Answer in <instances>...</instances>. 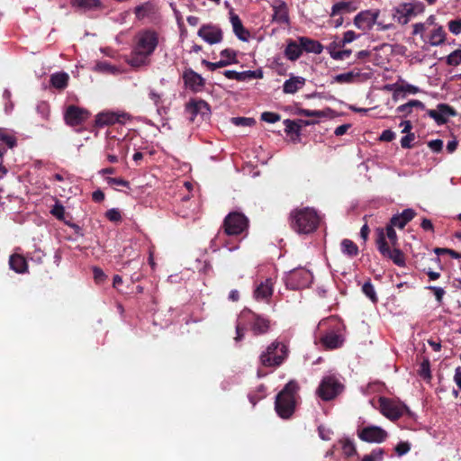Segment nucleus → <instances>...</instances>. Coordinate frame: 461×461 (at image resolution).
I'll list each match as a JSON object with an SVG mask.
<instances>
[{
	"mask_svg": "<svg viewBox=\"0 0 461 461\" xmlns=\"http://www.w3.org/2000/svg\"><path fill=\"white\" fill-rule=\"evenodd\" d=\"M158 41V33L154 30L146 29L138 32L127 63L134 68L149 66Z\"/></svg>",
	"mask_w": 461,
	"mask_h": 461,
	"instance_id": "nucleus-1",
	"label": "nucleus"
},
{
	"mask_svg": "<svg viewBox=\"0 0 461 461\" xmlns=\"http://www.w3.org/2000/svg\"><path fill=\"white\" fill-rule=\"evenodd\" d=\"M250 325L251 331L255 336L266 334L270 330V321L261 315L250 312H242L236 323V342L241 341L246 331V323Z\"/></svg>",
	"mask_w": 461,
	"mask_h": 461,
	"instance_id": "nucleus-2",
	"label": "nucleus"
},
{
	"mask_svg": "<svg viewBox=\"0 0 461 461\" xmlns=\"http://www.w3.org/2000/svg\"><path fill=\"white\" fill-rule=\"evenodd\" d=\"M291 227L299 234L314 231L320 222V217L312 208L295 209L290 214Z\"/></svg>",
	"mask_w": 461,
	"mask_h": 461,
	"instance_id": "nucleus-3",
	"label": "nucleus"
},
{
	"mask_svg": "<svg viewBox=\"0 0 461 461\" xmlns=\"http://www.w3.org/2000/svg\"><path fill=\"white\" fill-rule=\"evenodd\" d=\"M297 390V384L294 381H290L276 395L275 409L280 418L289 419L294 412L295 394Z\"/></svg>",
	"mask_w": 461,
	"mask_h": 461,
	"instance_id": "nucleus-4",
	"label": "nucleus"
},
{
	"mask_svg": "<svg viewBox=\"0 0 461 461\" xmlns=\"http://www.w3.org/2000/svg\"><path fill=\"white\" fill-rule=\"evenodd\" d=\"M288 357V348L285 344L275 340L268 345L259 355V362L265 367H277Z\"/></svg>",
	"mask_w": 461,
	"mask_h": 461,
	"instance_id": "nucleus-5",
	"label": "nucleus"
},
{
	"mask_svg": "<svg viewBox=\"0 0 461 461\" xmlns=\"http://www.w3.org/2000/svg\"><path fill=\"white\" fill-rule=\"evenodd\" d=\"M343 388L344 386L337 375H328L321 379L316 393L321 400L330 401L338 396Z\"/></svg>",
	"mask_w": 461,
	"mask_h": 461,
	"instance_id": "nucleus-6",
	"label": "nucleus"
},
{
	"mask_svg": "<svg viewBox=\"0 0 461 461\" xmlns=\"http://www.w3.org/2000/svg\"><path fill=\"white\" fill-rule=\"evenodd\" d=\"M312 274L309 270L300 267L288 272L284 280L287 288L299 290L308 287L312 282Z\"/></svg>",
	"mask_w": 461,
	"mask_h": 461,
	"instance_id": "nucleus-7",
	"label": "nucleus"
},
{
	"mask_svg": "<svg viewBox=\"0 0 461 461\" xmlns=\"http://www.w3.org/2000/svg\"><path fill=\"white\" fill-rule=\"evenodd\" d=\"M249 220L243 213L230 212L224 220V232L229 236L240 235L247 230Z\"/></svg>",
	"mask_w": 461,
	"mask_h": 461,
	"instance_id": "nucleus-8",
	"label": "nucleus"
},
{
	"mask_svg": "<svg viewBox=\"0 0 461 461\" xmlns=\"http://www.w3.org/2000/svg\"><path fill=\"white\" fill-rule=\"evenodd\" d=\"M357 437L365 442L380 444L386 440L388 433L382 427L376 425H366L358 427Z\"/></svg>",
	"mask_w": 461,
	"mask_h": 461,
	"instance_id": "nucleus-9",
	"label": "nucleus"
},
{
	"mask_svg": "<svg viewBox=\"0 0 461 461\" xmlns=\"http://www.w3.org/2000/svg\"><path fill=\"white\" fill-rule=\"evenodd\" d=\"M376 243L377 249L384 257L390 258L395 265L399 267H403L405 265V258L403 253L398 249H390L385 240L383 230H379Z\"/></svg>",
	"mask_w": 461,
	"mask_h": 461,
	"instance_id": "nucleus-10",
	"label": "nucleus"
},
{
	"mask_svg": "<svg viewBox=\"0 0 461 461\" xmlns=\"http://www.w3.org/2000/svg\"><path fill=\"white\" fill-rule=\"evenodd\" d=\"M379 404L381 413L392 420H398L407 410L403 403L385 397L379 398Z\"/></svg>",
	"mask_w": 461,
	"mask_h": 461,
	"instance_id": "nucleus-11",
	"label": "nucleus"
},
{
	"mask_svg": "<svg viewBox=\"0 0 461 461\" xmlns=\"http://www.w3.org/2000/svg\"><path fill=\"white\" fill-rule=\"evenodd\" d=\"M421 10L422 8L420 4L404 3L394 8L393 16L399 23L406 24Z\"/></svg>",
	"mask_w": 461,
	"mask_h": 461,
	"instance_id": "nucleus-12",
	"label": "nucleus"
},
{
	"mask_svg": "<svg viewBox=\"0 0 461 461\" xmlns=\"http://www.w3.org/2000/svg\"><path fill=\"white\" fill-rule=\"evenodd\" d=\"M130 119V115L123 112L105 111L99 113L95 117V124L104 127L115 123H124Z\"/></svg>",
	"mask_w": 461,
	"mask_h": 461,
	"instance_id": "nucleus-13",
	"label": "nucleus"
},
{
	"mask_svg": "<svg viewBox=\"0 0 461 461\" xmlns=\"http://www.w3.org/2000/svg\"><path fill=\"white\" fill-rule=\"evenodd\" d=\"M380 14L379 10H365L358 13L354 18V24L362 31H370L376 23Z\"/></svg>",
	"mask_w": 461,
	"mask_h": 461,
	"instance_id": "nucleus-14",
	"label": "nucleus"
},
{
	"mask_svg": "<svg viewBox=\"0 0 461 461\" xmlns=\"http://www.w3.org/2000/svg\"><path fill=\"white\" fill-rule=\"evenodd\" d=\"M197 34L210 45L220 43L223 39L221 29L212 23L202 25Z\"/></svg>",
	"mask_w": 461,
	"mask_h": 461,
	"instance_id": "nucleus-15",
	"label": "nucleus"
},
{
	"mask_svg": "<svg viewBox=\"0 0 461 461\" xmlns=\"http://www.w3.org/2000/svg\"><path fill=\"white\" fill-rule=\"evenodd\" d=\"M427 114L432 118L438 125L445 124L447 119L456 115V111L446 104H439L435 110H428Z\"/></svg>",
	"mask_w": 461,
	"mask_h": 461,
	"instance_id": "nucleus-16",
	"label": "nucleus"
},
{
	"mask_svg": "<svg viewBox=\"0 0 461 461\" xmlns=\"http://www.w3.org/2000/svg\"><path fill=\"white\" fill-rule=\"evenodd\" d=\"M183 80L185 86L195 93L202 91L205 84L203 77L191 68L184 71Z\"/></svg>",
	"mask_w": 461,
	"mask_h": 461,
	"instance_id": "nucleus-17",
	"label": "nucleus"
},
{
	"mask_svg": "<svg viewBox=\"0 0 461 461\" xmlns=\"http://www.w3.org/2000/svg\"><path fill=\"white\" fill-rule=\"evenodd\" d=\"M273 9L272 21L279 24L289 23L287 5L282 0H274L271 4Z\"/></svg>",
	"mask_w": 461,
	"mask_h": 461,
	"instance_id": "nucleus-18",
	"label": "nucleus"
},
{
	"mask_svg": "<svg viewBox=\"0 0 461 461\" xmlns=\"http://www.w3.org/2000/svg\"><path fill=\"white\" fill-rule=\"evenodd\" d=\"M89 116V113L83 109L74 105L68 107L65 113V120L68 124L78 125L85 122Z\"/></svg>",
	"mask_w": 461,
	"mask_h": 461,
	"instance_id": "nucleus-19",
	"label": "nucleus"
},
{
	"mask_svg": "<svg viewBox=\"0 0 461 461\" xmlns=\"http://www.w3.org/2000/svg\"><path fill=\"white\" fill-rule=\"evenodd\" d=\"M230 22L236 37L241 41L248 42L250 38L249 32L243 26L239 15L233 12L230 13Z\"/></svg>",
	"mask_w": 461,
	"mask_h": 461,
	"instance_id": "nucleus-20",
	"label": "nucleus"
},
{
	"mask_svg": "<svg viewBox=\"0 0 461 461\" xmlns=\"http://www.w3.org/2000/svg\"><path fill=\"white\" fill-rule=\"evenodd\" d=\"M320 339L322 346L328 349L340 348L344 343L343 336L332 330L326 332Z\"/></svg>",
	"mask_w": 461,
	"mask_h": 461,
	"instance_id": "nucleus-21",
	"label": "nucleus"
},
{
	"mask_svg": "<svg viewBox=\"0 0 461 461\" xmlns=\"http://www.w3.org/2000/svg\"><path fill=\"white\" fill-rule=\"evenodd\" d=\"M446 40V32L442 26L438 25L432 29L426 36H422V41L430 46H439Z\"/></svg>",
	"mask_w": 461,
	"mask_h": 461,
	"instance_id": "nucleus-22",
	"label": "nucleus"
},
{
	"mask_svg": "<svg viewBox=\"0 0 461 461\" xmlns=\"http://www.w3.org/2000/svg\"><path fill=\"white\" fill-rule=\"evenodd\" d=\"M186 112L192 115L191 120H194V117L198 113L202 114L203 116L209 115L211 110L209 104L205 101L194 100L186 104Z\"/></svg>",
	"mask_w": 461,
	"mask_h": 461,
	"instance_id": "nucleus-23",
	"label": "nucleus"
},
{
	"mask_svg": "<svg viewBox=\"0 0 461 461\" xmlns=\"http://www.w3.org/2000/svg\"><path fill=\"white\" fill-rule=\"evenodd\" d=\"M306 83V79L300 76H291L283 84V92L285 94L294 95L301 90Z\"/></svg>",
	"mask_w": 461,
	"mask_h": 461,
	"instance_id": "nucleus-24",
	"label": "nucleus"
},
{
	"mask_svg": "<svg viewBox=\"0 0 461 461\" xmlns=\"http://www.w3.org/2000/svg\"><path fill=\"white\" fill-rule=\"evenodd\" d=\"M273 294V281L271 278L266 279L257 285L254 291V296L257 300H267Z\"/></svg>",
	"mask_w": 461,
	"mask_h": 461,
	"instance_id": "nucleus-25",
	"label": "nucleus"
},
{
	"mask_svg": "<svg viewBox=\"0 0 461 461\" xmlns=\"http://www.w3.org/2000/svg\"><path fill=\"white\" fill-rule=\"evenodd\" d=\"M298 41L301 43L303 51L304 50L309 53L321 54L323 50V47L319 41L310 38L299 37Z\"/></svg>",
	"mask_w": 461,
	"mask_h": 461,
	"instance_id": "nucleus-26",
	"label": "nucleus"
},
{
	"mask_svg": "<svg viewBox=\"0 0 461 461\" xmlns=\"http://www.w3.org/2000/svg\"><path fill=\"white\" fill-rule=\"evenodd\" d=\"M71 6L84 12L94 11L102 7L100 0H71Z\"/></svg>",
	"mask_w": 461,
	"mask_h": 461,
	"instance_id": "nucleus-27",
	"label": "nucleus"
},
{
	"mask_svg": "<svg viewBox=\"0 0 461 461\" xmlns=\"http://www.w3.org/2000/svg\"><path fill=\"white\" fill-rule=\"evenodd\" d=\"M303 54L301 43L289 41L285 50V56L291 61L297 60Z\"/></svg>",
	"mask_w": 461,
	"mask_h": 461,
	"instance_id": "nucleus-28",
	"label": "nucleus"
},
{
	"mask_svg": "<svg viewBox=\"0 0 461 461\" xmlns=\"http://www.w3.org/2000/svg\"><path fill=\"white\" fill-rule=\"evenodd\" d=\"M11 269L19 274L27 272L28 266L25 258L21 255H12L9 259Z\"/></svg>",
	"mask_w": 461,
	"mask_h": 461,
	"instance_id": "nucleus-29",
	"label": "nucleus"
},
{
	"mask_svg": "<svg viewBox=\"0 0 461 461\" xmlns=\"http://www.w3.org/2000/svg\"><path fill=\"white\" fill-rule=\"evenodd\" d=\"M413 108H419L420 110H425V105L422 102L419 100H411L406 104H403L396 108V112L398 113H402L404 117L408 116L411 113Z\"/></svg>",
	"mask_w": 461,
	"mask_h": 461,
	"instance_id": "nucleus-30",
	"label": "nucleus"
},
{
	"mask_svg": "<svg viewBox=\"0 0 461 461\" xmlns=\"http://www.w3.org/2000/svg\"><path fill=\"white\" fill-rule=\"evenodd\" d=\"M340 248H341V252L348 258H354L359 252L358 247L357 246V244L348 239H344L341 241Z\"/></svg>",
	"mask_w": 461,
	"mask_h": 461,
	"instance_id": "nucleus-31",
	"label": "nucleus"
},
{
	"mask_svg": "<svg viewBox=\"0 0 461 461\" xmlns=\"http://www.w3.org/2000/svg\"><path fill=\"white\" fill-rule=\"evenodd\" d=\"M68 75L65 72L54 73L50 77V84L58 89H64L68 86Z\"/></svg>",
	"mask_w": 461,
	"mask_h": 461,
	"instance_id": "nucleus-32",
	"label": "nucleus"
},
{
	"mask_svg": "<svg viewBox=\"0 0 461 461\" xmlns=\"http://www.w3.org/2000/svg\"><path fill=\"white\" fill-rule=\"evenodd\" d=\"M263 77V71L261 69L246 70L238 72L237 81L247 82L252 79H260Z\"/></svg>",
	"mask_w": 461,
	"mask_h": 461,
	"instance_id": "nucleus-33",
	"label": "nucleus"
},
{
	"mask_svg": "<svg viewBox=\"0 0 461 461\" xmlns=\"http://www.w3.org/2000/svg\"><path fill=\"white\" fill-rule=\"evenodd\" d=\"M107 149H111L112 150L116 149L118 157L121 156L122 158H125L129 150L127 144L124 141L118 140H114L112 142H109Z\"/></svg>",
	"mask_w": 461,
	"mask_h": 461,
	"instance_id": "nucleus-34",
	"label": "nucleus"
},
{
	"mask_svg": "<svg viewBox=\"0 0 461 461\" xmlns=\"http://www.w3.org/2000/svg\"><path fill=\"white\" fill-rule=\"evenodd\" d=\"M148 96H149V99L157 107L158 113H160V105L163 103V94L158 93L156 89H154L152 87H149Z\"/></svg>",
	"mask_w": 461,
	"mask_h": 461,
	"instance_id": "nucleus-35",
	"label": "nucleus"
},
{
	"mask_svg": "<svg viewBox=\"0 0 461 461\" xmlns=\"http://www.w3.org/2000/svg\"><path fill=\"white\" fill-rule=\"evenodd\" d=\"M359 76L358 73H355L353 71L346 72L338 74L334 77V82L339 83V84H350L354 82L355 78H357Z\"/></svg>",
	"mask_w": 461,
	"mask_h": 461,
	"instance_id": "nucleus-36",
	"label": "nucleus"
},
{
	"mask_svg": "<svg viewBox=\"0 0 461 461\" xmlns=\"http://www.w3.org/2000/svg\"><path fill=\"white\" fill-rule=\"evenodd\" d=\"M339 444L347 456H351L357 453L355 444L352 440L348 438H342L339 440Z\"/></svg>",
	"mask_w": 461,
	"mask_h": 461,
	"instance_id": "nucleus-37",
	"label": "nucleus"
},
{
	"mask_svg": "<svg viewBox=\"0 0 461 461\" xmlns=\"http://www.w3.org/2000/svg\"><path fill=\"white\" fill-rule=\"evenodd\" d=\"M419 375L424 379L425 381H430L431 379V372H430V364L429 359H423L420 365V368L418 370Z\"/></svg>",
	"mask_w": 461,
	"mask_h": 461,
	"instance_id": "nucleus-38",
	"label": "nucleus"
},
{
	"mask_svg": "<svg viewBox=\"0 0 461 461\" xmlns=\"http://www.w3.org/2000/svg\"><path fill=\"white\" fill-rule=\"evenodd\" d=\"M384 451L381 447L374 448L371 453L365 455L362 461H383Z\"/></svg>",
	"mask_w": 461,
	"mask_h": 461,
	"instance_id": "nucleus-39",
	"label": "nucleus"
},
{
	"mask_svg": "<svg viewBox=\"0 0 461 461\" xmlns=\"http://www.w3.org/2000/svg\"><path fill=\"white\" fill-rule=\"evenodd\" d=\"M221 59L228 62V66L238 63L237 52L231 49H224L220 53Z\"/></svg>",
	"mask_w": 461,
	"mask_h": 461,
	"instance_id": "nucleus-40",
	"label": "nucleus"
},
{
	"mask_svg": "<svg viewBox=\"0 0 461 461\" xmlns=\"http://www.w3.org/2000/svg\"><path fill=\"white\" fill-rule=\"evenodd\" d=\"M265 396L266 387L263 384H260L254 393L249 394V400L254 406L259 400L263 399Z\"/></svg>",
	"mask_w": 461,
	"mask_h": 461,
	"instance_id": "nucleus-41",
	"label": "nucleus"
},
{
	"mask_svg": "<svg viewBox=\"0 0 461 461\" xmlns=\"http://www.w3.org/2000/svg\"><path fill=\"white\" fill-rule=\"evenodd\" d=\"M362 291L366 297H368L373 303L377 302V296L374 285L371 282H366L362 286Z\"/></svg>",
	"mask_w": 461,
	"mask_h": 461,
	"instance_id": "nucleus-42",
	"label": "nucleus"
},
{
	"mask_svg": "<svg viewBox=\"0 0 461 461\" xmlns=\"http://www.w3.org/2000/svg\"><path fill=\"white\" fill-rule=\"evenodd\" d=\"M284 124H285V131L286 133H288V134L295 133L297 135L300 133L301 127L294 121L286 119V120L284 121Z\"/></svg>",
	"mask_w": 461,
	"mask_h": 461,
	"instance_id": "nucleus-43",
	"label": "nucleus"
},
{
	"mask_svg": "<svg viewBox=\"0 0 461 461\" xmlns=\"http://www.w3.org/2000/svg\"><path fill=\"white\" fill-rule=\"evenodd\" d=\"M447 63L450 66H457L461 63V50H456L447 57Z\"/></svg>",
	"mask_w": 461,
	"mask_h": 461,
	"instance_id": "nucleus-44",
	"label": "nucleus"
},
{
	"mask_svg": "<svg viewBox=\"0 0 461 461\" xmlns=\"http://www.w3.org/2000/svg\"><path fill=\"white\" fill-rule=\"evenodd\" d=\"M95 69L100 72H107L110 74H115L118 69L115 67H113L106 61H100L95 65Z\"/></svg>",
	"mask_w": 461,
	"mask_h": 461,
	"instance_id": "nucleus-45",
	"label": "nucleus"
},
{
	"mask_svg": "<svg viewBox=\"0 0 461 461\" xmlns=\"http://www.w3.org/2000/svg\"><path fill=\"white\" fill-rule=\"evenodd\" d=\"M231 122L237 126H252L255 124V120L248 117H233Z\"/></svg>",
	"mask_w": 461,
	"mask_h": 461,
	"instance_id": "nucleus-46",
	"label": "nucleus"
},
{
	"mask_svg": "<svg viewBox=\"0 0 461 461\" xmlns=\"http://www.w3.org/2000/svg\"><path fill=\"white\" fill-rule=\"evenodd\" d=\"M280 119L281 116L278 113L272 112H264L261 114V120L268 123H275L280 121Z\"/></svg>",
	"mask_w": 461,
	"mask_h": 461,
	"instance_id": "nucleus-47",
	"label": "nucleus"
},
{
	"mask_svg": "<svg viewBox=\"0 0 461 461\" xmlns=\"http://www.w3.org/2000/svg\"><path fill=\"white\" fill-rule=\"evenodd\" d=\"M50 213L59 220H63L65 215V208L59 203H56L50 210Z\"/></svg>",
	"mask_w": 461,
	"mask_h": 461,
	"instance_id": "nucleus-48",
	"label": "nucleus"
},
{
	"mask_svg": "<svg viewBox=\"0 0 461 461\" xmlns=\"http://www.w3.org/2000/svg\"><path fill=\"white\" fill-rule=\"evenodd\" d=\"M448 30L454 35L461 33V19L451 20L448 22Z\"/></svg>",
	"mask_w": 461,
	"mask_h": 461,
	"instance_id": "nucleus-49",
	"label": "nucleus"
},
{
	"mask_svg": "<svg viewBox=\"0 0 461 461\" xmlns=\"http://www.w3.org/2000/svg\"><path fill=\"white\" fill-rule=\"evenodd\" d=\"M390 225L393 227H397L399 229H403L405 225L407 224L403 218L401 216V214H395L393 215L390 220Z\"/></svg>",
	"mask_w": 461,
	"mask_h": 461,
	"instance_id": "nucleus-50",
	"label": "nucleus"
},
{
	"mask_svg": "<svg viewBox=\"0 0 461 461\" xmlns=\"http://www.w3.org/2000/svg\"><path fill=\"white\" fill-rule=\"evenodd\" d=\"M344 46H341L340 44V41L339 42H331L330 43L327 47H326V50L328 51V53L330 54V56L335 59V54L339 53V50H340L341 48H343Z\"/></svg>",
	"mask_w": 461,
	"mask_h": 461,
	"instance_id": "nucleus-51",
	"label": "nucleus"
},
{
	"mask_svg": "<svg viewBox=\"0 0 461 461\" xmlns=\"http://www.w3.org/2000/svg\"><path fill=\"white\" fill-rule=\"evenodd\" d=\"M411 450V444L409 442H400L395 447V452L399 456L407 454Z\"/></svg>",
	"mask_w": 461,
	"mask_h": 461,
	"instance_id": "nucleus-52",
	"label": "nucleus"
},
{
	"mask_svg": "<svg viewBox=\"0 0 461 461\" xmlns=\"http://www.w3.org/2000/svg\"><path fill=\"white\" fill-rule=\"evenodd\" d=\"M428 289L431 290L436 297V300L438 303H442V299L446 294L444 288L442 287H439V286H433V285H430V286H428L427 287Z\"/></svg>",
	"mask_w": 461,
	"mask_h": 461,
	"instance_id": "nucleus-53",
	"label": "nucleus"
},
{
	"mask_svg": "<svg viewBox=\"0 0 461 461\" xmlns=\"http://www.w3.org/2000/svg\"><path fill=\"white\" fill-rule=\"evenodd\" d=\"M106 183L110 185H120L123 187H129L130 183L122 178L117 177H106Z\"/></svg>",
	"mask_w": 461,
	"mask_h": 461,
	"instance_id": "nucleus-54",
	"label": "nucleus"
},
{
	"mask_svg": "<svg viewBox=\"0 0 461 461\" xmlns=\"http://www.w3.org/2000/svg\"><path fill=\"white\" fill-rule=\"evenodd\" d=\"M298 114L302 116H313V117H321L324 116V113L318 110H309V109H300L298 111Z\"/></svg>",
	"mask_w": 461,
	"mask_h": 461,
	"instance_id": "nucleus-55",
	"label": "nucleus"
},
{
	"mask_svg": "<svg viewBox=\"0 0 461 461\" xmlns=\"http://www.w3.org/2000/svg\"><path fill=\"white\" fill-rule=\"evenodd\" d=\"M357 38L358 35H357L355 32L348 31L344 33L343 39L340 41V44L341 46H345L346 44L352 42Z\"/></svg>",
	"mask_w": 461,
	"mask_h": 461,
	"instance_id": "nucleus-56",
	"label": "nucleus"
},
{
	"mask_svg": "<svg viewBox=\"0 0 461 461\" xmlns=\"http://www.w3.org/2000/svg\"><path fill=\"white\" fill-rule=\"evenodd\" d=\"M400 88L402 89L404 96L407 94L415 95L418 92H420V88L418 86H415L408 84V83L400 85Z\"/></svg>",
	"mask_w": 461,
	"mask_h": 461,
	"instance_id": "nucleus-57",
	"label": "nucleus"
},
{
	"mask_svg": "<svg viewBox=\"0 0 461 461\" xmlns=\"http://www.w3.org/2000/svg\"><path fill=\"white\" fill-rule=\"evenodd\" d=\"M386 236L387 238L389 239V240L391 241V243L395 246L396 243H397V234H396V231L394 230V227H393L392 225L388 224L386 226Z\"/></svg>",
	"mask_w": 461,
	"mask_h": 461,
	"instance_id": "nucleus-58",
	"label": "nucleus"
},
{
	"mask_svg": "<svg viewBox=\"0 0 461 461\" xmlns=\"http://www.w3.org/2000/svg\"><path fill=\"white\" fill-rule=\"evenodd\" d=\"M106 217L111 221H119L122 219L121 212L115 208L108 210L106 212Z\"/></svg>",
	"mask_w": 461,
	"mask_h": 461,
	"instance_id": "nucleus-59",
	"label": "nucleus"
},
{
	"mask_svg": "<svg viewBox=\"0 0 461 461\" xmlns=\"http://www.w3.org/2000/svg\"><path fill=\"white\" fill-rule=\"evenodd\" d=\"M429 148L434 152L441 151L443 148V141L441 140H432L428 143Z\"/></svg>",
	"mask_w": 461,
	"mask_h": 461,
	"instance_id": "nucleus-60",
	"label": "nucleus"
},
{
	"mask_svg": "<svg viewBox=\"0 0 461 461\" xmlns=\"http://www.w3.org/2000/svg\"><path fill=\"white\" fill-rule=\"evenodd\" d=\"M415 136L413 133H409L403 136L401 140V146L403 149H410L411 147V141L414 140Z\"/></svg>",
	"mask_w": 461,
	"mask_h": 461,
	"instance_id": "nucleus-61",
	"label": "nucleus"
},
{
	"mask_svg": "<svg viewBox=\"0 0 461 461\" xmlns=\"http://www.w3.org/2000/svg\"><path fill=\"white\" fill-rule=\"evenodd\" d=\"M426 30H427V26L425 23H415V24H413L412 34H414V35L420 34V37L422 38V36H426V34H425Z\"/></svg>",
	"mask_w": 461,
	"mask_h": 461,
	"instance_id": "nucleus-62",
	"label": "nucleus"
},
{
	"mask_svg": "<svg viewBox=\"0 0 461 461\" xmlns=\"http://www.w3.org/2000/svg\"><path fill=\"white\" fill-rule=\"evenodd\" d=\"M401 216L403 218V220L405 221L406 223H408L409 221H411L414 216H415V212L411 209V208H408V209H405L402 212V213H400Z\"/></svg>",
	"mask_w": 461,
	"mask_h": 461,
	"instance_id": "nucleus-63",
	"label": "nucleus"
},
{
	"mask_svg": "<svg viewBox=\"0 0 461 461\" xmlns=\"http://www.w3.org/2000/svg\"><path fill=\"white\" fill-rule=\"evenodd\" d=\"M394 138L395 133L391 130H384L380 136V140L384 141H392Z\"/></svg>",
	"mask_w": 461,
	"mask_h": 461,
	"instance_id": "nucleus-64",
	"label": "nucleus"
}]
</instances>
